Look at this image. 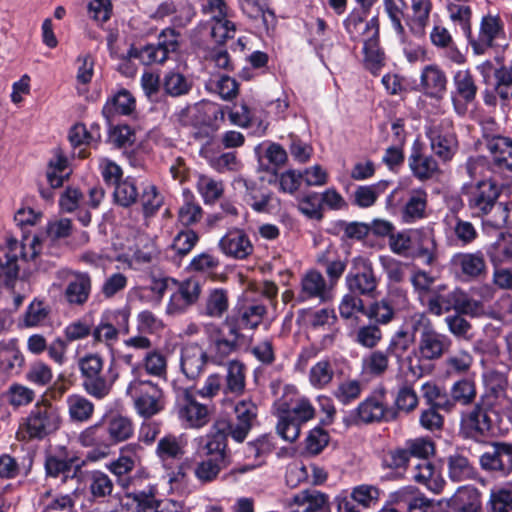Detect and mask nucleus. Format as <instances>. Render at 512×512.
<instances>
[{"label": "nucleus", "mask_w": 512, "mask_h": 512, "mask_svg": "<svg viewBox=\"0 0 512 512\" xmlns=\"http://www.w3.org/2000/svg\"><path fill=\"white\" fill-rule=\"evenodd\" d=\"M104 358L98 353H88L78 360L81 386L83 390L96 400L108 397L118 378L112 368L104 369Z\"/></svg>", "instance_id": "1"}, {"label": "nucleus", "mask_w": 512, "mask_h": 512, "mask_svg": "<svg viewBox=\"0 0 512 512\" xmlns=\"http://www.w3.org/2000/svg\"><path fill=\"white\" fill-rule=\"evenodd\" d=\"M200 460L194 466V476L199 483L206 485L216 481L220 473L231 464V451L228 443L207 433L201 440Z\"/></svg>", "instance_id": "2"}, {"label": "nucleus", "mask_w": 512, "mask_h": 512, "mask_svg": "<svg viewBox=\"0 0 512 512\" xmlns=\"http://www.w3.org/2000/svg\"><path fill=\"white\" fill-rule=\"evenodd\" d=\"M499 195L500 190L495 181H480L468 192V207L472 215L483 218L493 211L488 223L497 228L506 225L510 210L505 204L497 202Z\"/></svg>", "instance_id": "3"}, {"label": "nucleus", "mask_w": 512, "mask_h": 512, "mask_svg": "<svg viewBox=\"0 0 512 512\" xmlns=\"http://www.w3.org/2000/svg\"><path fill=\"white\" fill-rule=\"evenodd\" d=\"M234 414L232 420L215 421L208 433L223 443H228L229 436L237 443L244 442L257 421L258 407L251 399H243L236 403Z\"/></svg>", "instance_id": "4"}, {"label": "nucleus", "mask_w": 512, "mask_h": 512, "mask_svg": "<svg viewBox=\"0 0 512 512\" xmlns=\"http://www.w3.org/2000/svg\"><path fill=\"white\" fill-rule=\"evenodd\" d=\"M452 346V340L446 334L438 332L435 328L421 331L416 348L412 356L407 357L408 370L415 378L423 377L427 372L426 362L437 361L447 354Z\"/></svg>", "instance_id": "5"}, {"label": "nucleus", "mask_w": 512, "mask_h": 512, "mask_svg": "<svg viewBox=\"0 0 512 512\" xmlns=\"http://www.w3.org/2000/svg\"><path fill=\"white\" fill-rule=\"evenodd\" d=\"M61 424V418L56 407L48 401L38 402L23 419L17 432L21 440H42L57 431Z\"/></svg>", "instance_id": "6"}, {"label": "nucleus", "mask_w": 512, "mask_h": 512, "mask_svg": "<svg viewBox=\"0 0 512 512\" xmlns=\"http://www.w3.org/2000/svg\"><path fill=\"white\" fill-rule=\"evenodd\" d=\"M434 442L426 437H418L405 441L403 446L394 447L384 452L382 467L403 475L416 457L433 456Z\"/></svg>", "instance_id": "7"}, {"label": "nucleus", "mask_w": 512, "mask_h": 512, "mask_svg": "<svg viewBox=\"0 0 512 512\" xmlns=\"http://www.w3.org/2000/svg\"><path fill=\"white\" fill-rule=\"evenodd\" d=\"M278 411L277 434L291 443L299 438L301 425L315 416V409L306 398L296 400L291 406L287 402L280 401Z\"/></svg>", "instance_id": "8"}, {"label": "nucleus", "mask_w": 512, "mask_h": 512, "mask_svg": "<svg viewBox=\"0 0 512 512\" xmlns=\"http://www.w3.org/2000/svg\"><path fill=\"white\" fill-rule=\"evenodd\" d=\"M179 37V32L166 28L159 34L157 44H149L141 49L131 47L127 51L126 58L138 59L143 65L163 64L169 54L179 49Z\"/></svg>", "instance_id": "9"}, {"label": "nucleus", "mask_w": 512, "mask_h": 512, "mask_svg": "<svg viewBox=\"0 0 512 512\" xmlns=\"http://www.w3.org/2000/svg\"><path fill=\"white\" fill-rule=\"evenodd\" d=\"M409 307L407 291L399 287H391L383 298L369 305L365 316L378 326L387 325L396 318L398 313L408 310Z\"/></svg>", "instance_id": "10"}, {"label": "nucleus", "mask_w": 512, "mask_h": 512, "mask_svg": "<svg viewBox=\"0 0 512 512\" xmlns=\"http://www.w3.org/2000/svg\"><path fill=\"white\" fill-rule=\"evenodd\" d=\"M493 410L487 399H479L473 409L462 415L459 434L464 439L483 442L492 430V419L489 412Z\"/></svg>", "instance_id": "11"}, {"label": "nucleus", "mask_w": 512, "mask_h": 512, "mask_svg": "<svg viewBox=\"0 0 512 512\" xmlns=\"http://www.w3.org/2000/svg\"><path fill=\"white\" fill-rule=\"evenodd\" d=\"M126 393L134 400L137 412L145 418L157 414L163 408L161 403L163 392L157 384L150 380H132Z\"/></svg>", "instance_id": "12"}, {"label": "nucleus", "mask_w": 512, "mask_h": 512, "mask_svg": "<svg viewBox=\"0 0 512 512\" xmlns=\"http://www.w3.org/2000/svg\"><path fill=\"white\" fill-rule=\"evenodd\" d=\"M391 421H395V412L386 404L384 390L365 398L349 416L354 425Z\"/></svg>", "instance_id": "13"}, {"label": "nucleus", "mask_w": 512, "mask_h": 512, "mask_svg": "<svg viewBox=\"0 0 512 512\" xmlns=\"http://www.w3.org/2000/svg\"><path fill=\"white\" fill-rule=\"evenodd\" d=\"M175 411L186 428H202L210 420L207 405L197 401L189 389H179L176 393Z\"/></svg>", "instance_id": "14"}, {"label": "nucleus", "mask_w": 512, "mask_h": 512, "mask_svg": "<svg viewBox=\"0 0 512 512\" xmlns=\"http://www.w3.org/2000/svg\"><path fill=\"white\" fill-rule=\"evenodd\" d=\"M173 285L175 291L170 296L166 312L175 316L185 313L198 302L202 292V280L192 276L183 281L173 280Z\"/></svg>", "instance_id": "15"}, {"label": "nucleus", "mask_w": 512, "mask_h": 512, "mask_svg": "<svg viewBox=\"0 0 512 512\" xmlns=\"http://www.w3.org/2000/svg\"><path fill=\"white\" fill-rule=\"evenodd\" d=\"M481 468L497 477H507L512 472V443L493 441L479 459Z\"/></svg>", "instance_id": "16"}, {"label": "nucleus", "mask_w": 512, "mask_h": 512, "mask_svg": "<svg viewBox=\"0 0 512 512\" xmlns=\"http://www.w3.org/2000/svg\"><path fill=\"white\" fill-rule=\"evenodd\" d=\"M450 266L455 275L464 282L475 281L487 274V263L484 253L458 252L450 260Z\"/></svg>", "instance_id": "17"}, {"label": "nucleus", "mask_w": 512, "mask_h": 512, "mask_svg": "<svg viewBox=\"0 0 512 512\" xmlns=\"http://www.w3.org/2000/svg\"><path fill=\"white\" fill-rule=\"evenodd\" d=\"M79 441L82 446L93 448L87 453V459L90 461H99L106 458L114 445L104 423L87 427L80 433Z\"/></svg>", "instance_id": "18"}, {"label": "nucleus", "mask_w": 512, "mask_h": 512, "mask_svg": "<svg viewBox=\"0 0 512 512\" xmlns=\"http://www.w3.org/2000/svg\"><path fill=\"white\" fill-rule=\"evenodd\" d=\"M130 312L127 309L115 311H105L102 314L99 324H97L92 336L95 342H108L118 338L119 330L128 333V321Z\"/></svg>", "instance_id": "19"}, {"label": "nucleus", "mask_w": 512, "mask_h": 512, "mask_svg": "<svg viewBox=\"0 0 512 512\" xmlns=\"http://www.w3.org/2000/svg\"><path fill=\"white\" fill-rule=\"evenodd\" d=\"M367 38L364 40V66L373 75H377L385 65V53L380 47L379 42V20L377 17L371 18L365 24Z\"/></svg>", "instance_id": "20"}, {"label": "nucleus", "mask_w": 512, "mask_h": 512, "mask_svg": "<svg viewBox=\"0 0 512 512\" xmlns=\"http://www.w3.org/2000/svg\"><path fill=\"white\" fill-rule=\"evenodd\" d=\"M143 447L139 443H129L120 448L117 459L109 462L106 467L115 476L119 485L135 472L141 462Z\"/></svg>", "instance_id": "21"}, {"label": "nucleus", "mask_w": 512, "mask_h": 512, "mask_svg": "<svg viewBox=\"0 0 512 512\" xmlns=\"http://www.w3.org/2000/svg\"><path fill=\"white\" fill-rule=\"evenodd\" d=\"M233 188L243 195L245 202L259 213L270 212L272 209V193H261L256 181L242 175L232 182Z\"/></svg>", "instance_id": "22"}, {"label": "nucleus", "mask_w": 512, "mask_h": 512, "mask_svg": "<svg viewBox=\"0 0 512 512\" xmlns=\"http://www.w3.org/2000/svg\"><path fill=\"white\" fill-rule=\"evenodd\" d=\"M218 247L224 255L236 260H244L254 251L247 233L238 228L228 230L219 240Z\"/></svg>", "instance_id": "23"}, {"label": "nucleus", "mask_w": 512, "mask_h": 512, "mask_svg": "<svg viewBox=\"0 0 512 512\" xmlns=\"http://www.w3.org/2000/svg\"><path fill=\"white\" fill-rule=\"evenodd\" d=\"M453 104L456 111L461 114L466 111L467 104L474 102L478 87L472 73L468 69H461L453 75Z\"/></svg>", "instance_id": "24"}, {"label": "nucleus", "mask_w": 512, "mask_h": 512, "mask_svg": "<svg viewBox=\"0 0 512 512\" xmlns=\"http://www.w3.org/2000/svg\"><path fill=\"white\" fill-rule=\"evenodd\" d=\"M208 361L206 351L196 343L186 344L180 351V369L189 380L199 378Z\"/></svg>", "instance_id": "25"}, {"label": "nucleus", "mask_w": 512, "mask_h": 512, "mask_svg": "<svg viewBox=\"0 0 512 512\" xmlns=\"http://www.w3.org/2000/svg\"><path fill=\"white\" fill-rule=\"evenodd\" d=\"M84 465L85 461L76 456L47 455L44 462L46 476L51 478L61 476L63 482L77 477Z\"/></svg>", "instance_id": "26"}, {"label": "nucleus", "mask_w": 512, "mask_h": 512, "mask_svg": "<svg viewBox=\"0 0 512 512\" xmlns=\"http://www.w3.org/2000/svg\"><path fill=\"white\" fill-rule=\"evenodd\" d=\"M431 456L416 457L411 471V477L417 483L425 485L434 493H440L445 485L440 471L430 461Z\"/></svg>", "instance_id": "27"}, {"label": "nucleus", "mask_w": 512, "mask_h": 512, "mask_svg": "<svg viewBox=\"0 0 512 512\" xmlns=\"http://www.w3.org/2000/svg\"><path fill=\"white\" fill-rule=\"evenodd\" d=\"M289 506H296L291 512H331L329 496L316 489H305L293 495Z\"/></svg>", "instance_id": "28"}, {"label": "nucleus", "mask_w": 512, "mask_h": 512, "mask_svg": "<svg viewBox=\"0 0 512 512\" xmlns=\"http://www.w3.org/2000/svg\"><path fill=\"white\" fill-rule=\"evenodd\" d=\"M331 287L323 275L317 270L307 271L301 279V289L298 294L300 301L317 299L319 302H326L330 299Z\"/></svg>", "instance_id": "29"}, {"label": "nucleus", "mask_w": 512, "mask_h": 512, "mask_svg": "<svg viewBox=\"0 0 512 512\" xmlns=\"http://www.w3.org/2000/svg\"><path fill=\"white\" fill-rule=\"evenodd\" d=\"M22 249V245L17 241L10 243L8 247L0 248V286H10L17 279L19 273L18 254H21L24 259L27 258Z\"/></svg>", "instance_id": "30"}, {"label": "nucleus", "mask_w": 512, "mask_h": 512, "mask_svg": "<svg viewBox=\"0 0 512 512\" xmlns=\"http://www.w3.org/2000/svg\"><path fill=\"white\" fill-rule=\"evenodd\" d=\"M259 163V169L275 174L287 160V153L283 147L273 142H263L254 149Z\"/></svg>", "instance_id": "31"}, {"label": "nucleus", "mask_w": 512, "mask_h": 512, "mask_svg": "<svg viewBox=\"0 0 512 512\" xmlns=\"http://www.w3.org/2000/svg\"><path fill=\"white\" fill-rule=\"evenodd\" d=\"M135 108V99L129 91L122 89L110 98L105 103L102 113L107 119L111 128H129L127 125L116 124L113 125L112 121L117 115H129Z\"/></svg>", "instance_id": "32"}, {"label": "nucleus", "mask_w": 512, "mask_h": 512, "mask_svg": "<svg viewBox=\"0 0 512 512\" xmlns=\"http://www.w3.org/2000/svg\"><path fill=\"white\" fill-rule=\"evenodd\" d=\"M91 290L90 275L85 272H74L64 290V297L70 305L83 306L88 301Z\"/></svg>", "instance_id": "33"}, {"label": "nucleus", "mask_w": 512, "mask_h": 512, "mask_svg": "<svg viewBox=\"0 0 512 512\" xmlns=\"http://www.w3.org/2000/svg\"><path fill=\"white\" fill-rule=\"evenodd\" d=\"M482 144L485 145L492 154L493 161L499 168H505L512 171L511 138L485 133Z\"/></svg>", "instance_id": "34"}, {"label": "nucleus", "mask_w": 512, "mask_h": 512, "mask_svg": "<svg viewBox=\"0 0 512 512\" xmlns=\"http://www.w3.org/2000/svg\"><path fill=\"white\" fill-rule=\"evenodd\" d=\"M420 85L427 96L442 99L447 88L446 74L437 65H427L421 72Z\"/></svg>", "instance_id": "35"}, {"label": "nucleus", "mask_w": 512, "mask_h": 512, "mask_svg": "<svg viewBox=\"0 0 512 512\" xmlns=\"http://www.w3.org/2000/svg\"><path fill=\"white\" fill-rule=\"evenodd\" d=\"M346 285L349 292L355 295L370 296L376 290L378 280L371 263L364 262L361 271L349 273L346 276Z\"/></svg>", "instance_id": "36"}, {"label": "nucleus", "mask_w": 512, "mask_h": 512, "mask_svg": "<svg viewBox=\"0 0 512 512\" xmlns=\"http://www.w3.org/2000/svg\"><path fill=\"white\" fill-rule=\"evenodd\" d=\"M502 33L500 19L495 16H484L481 21L479 38H467L476 54H483L493 46V42Z\"/></svg>", "instance_id": "37"}, {"label": "nucleus", "mask_w": 512, "mask_h": 512, "mask_svg": "<svg viewBox=\"0 0 512 512\" xmlns=\"http://www.w3.org/2000/svg\"><path fill=\"white\" fill-rule=\"evenodd\" d=\"M408 165L413 176L422 182L438 178L441 174L437 161L417 149L409 156Z\"/></svg>", "instance_id": "38"}, {"label": "nucleus", "mask_w": 512, "mask_h": 512, "mask_svg": "<svg viewBox=\"0 0 512 512\" xmlns=\"http://www.w3.org/2000/svg\"><path fill=\"white\" fill-rule=\"evenodd\" d=\"M224 378V395L241 396L246 387V366L239 360L228 361Z\"/></svg>", "instance_id": "39"}, {"label": "nucleus", "mask_w": 512, "mask_h": 512, "mask_svg": "<svg viewBox=\"0 0 512 512\" xmlns=\"http://www.w3.org/2000/svg\"><path fill=\"white\" fill-rule=\"evenodd\" d=\"M241 11L250 19L261 23V28L268 31L276 22L274 11L268 0H238Z\"/></svg>", "instance_id": "40"}, {"label": "nucleus", "mask_w": 512, "mask_h": 512, "mask_svg": "<svg viewBox=\"0 0 512 512\" xmlns=\"http://www.w3.org/2000/svg\"><path fill=\"white\" fill-rule=\"evenodd\" d=\"M487 391L479 399H487L494 409L498 399L509 402V385L507 375L497 370H492L485 375Z\"/></svg>", "instance_id": "41"}, {"label": "nucleus", "mask_w": 512, "mask_h": 512, "mask_svg": "<svg viewBox=\"0 0 512 512\" xmlns=\"http://www.w3.org/2000/svg\"><path fill=\"white\" fill-rule=\"evenodd\" d=\"M428 194L424 189L411 191L402 210V219L405 223H414L426 217Z\"/></svg>", "instance_id": "42"}, {"label": "nucleus", "mask_w": 512, "mask_h": 512, "mask_svg": "<svg viewBox=\"0 0 512 512\" xmlns=\"http://www.w3.org/2000/svg\"><path fill=\"white\" fill-rule=\"evenodd\" d=\"M390 184V181L381 180L372 185L358 186L353 192L351 202L359 208L372 207L377 199L386 192Z\"/></svg>", "instance_id": "43"}, {"label": "nucleus", "mask_w": 512, "mask_h": 512, "mask_svg": "<svg viewBox=\"0 0 512 512\" xmlns=\"http://www.w3.org/2000/svg\"><path fill=\"white\" fill-rule=\"evenodd\" d=\"M66 406L70 420L76 423L88 422L95 410L93 402L80 394L68 395Z\"/></svg>", "instance_id": "44"}, {"label": "nucleus", "mask_w": 512, "mask_h": 512, "mask_svg": "<svg viewBox=\"0 0 512 512\" xmlns=\"http://www.w3.org/2000/svg\"><path fill=\"white\" fill-rule=\"evenodd\" d=\"M422 396L429 407L451 412L454 410L453 399L443 388L435 383L426 382L421 387Z\"/></svg>", "instance_id": "45"}, {"label": "nucleus", "mask_w": 512, "mask_h": 512, "mask_svg": "<svg viewBox=\"0 0 512 512\" xmlns=\"http://www.w3.org/2000/svg\"><path fill=\"white\" fill-rule=\"evenodd\" d=\"M455 314L466 315L471 318H479L485 315V305L482 301L474 299L461 288L454 289Z\"/></svg>", "instance_id": "46"}, {"label": "nucleus", "mask_w": 512, "mask_h": 512, "mask_svg": "<svg viewBox=\"0 0 512 512\" xmlns=\"http://www.w3.org/2000/svg\"><path fill=\"white\" fill-rule=\"evenodd\" d=\"M412 15L407 19V25L415 35H423L429 23L432 10L431 0H411Z\"/></svg>", "instance_id": "47"}, {"label": "nucleus", "mask_w": 512, "mask_h": 512, "mask_svg": "<svg viewBox=\"0 0 512 512\" xmlns=\"http://www.w3.org/2000/svg\"><path fill=\"white\" fill-rule=\"evenodd\" d=\"M24 362V356L14 340L0 343V369L7 373L17 374Z\"/></svg>", "instance_id": "48"}, {"label": "nucleus", "mask_w": 512, "mask_h": 512, "mask_svg": "<svg viewBox=\"0 0 512 512\" xmlns=\"http://www.w3.org/2000/svg\"><path fill=\"white\" fill-rule=\"evenodd\" d=\"M239 346L234 344L222 334L209 337L208 349L206 351L209 361L214 364L222 365L224 361L237 349Z\"/></svg>", "instance_id": "49"}, {"label": "nucleus", "mask_w": 512, "mask_h": 512, "mask_svg": "<svg viewBox=\"0 0 512 512\" xmlns=\"http://www.w3.org/2000/svg\"><path fill=\"white\" fill-rule=\"evenodd\" d=\"M427 136L435 154L444 160L451 159L457 144L453 133L448 130H427Z\"/></svg>", "instance_id": "50"}, {"label": "nucleus", "mask_w": 512, "mask_h": 512, "mask_svg": "<svg viewBox=\"0 0 512 512\" xmlns=\"http://www.w3.org/2000/svg\"><path fill=\"white\" fill-rule=\"evenodd\" d=\"M104 424L114 445L130 439L134 434L133 422L126 416L112 415Z\"/></svg>", "instance_id": "51"}, {"label": "nucleus", "mask_w": 512, "mask_h": 512, "mask_svg": "<svg viewBox=\"0 0 512 512\" xmlns=\"http://www.w3.org/2000/svg\"><path fill=\"white\" fill-rule=\"evenodd\" d=\"M161 86L167 95L180 97L191 91L193 82L182 73L170 70L164 74Z\"/></svg>", "instance_id": "52"}, {"label": "nucleus", "mask_w": 512, "mask_h": 512, "mask_svg": "<svg viewBox=\"0 0 512 512\" xmlns=\"http://www.w3.org/2000/svg\"><path fill=\"white\" fill-rule=\"evenodd\" d=\"M350 337L357 345L366 349H374L381 342L383 333L378 325L369 323L354 329L350 333Z\"/></svg>", "instance_id": "53"}, {"label": "nucleus", "mask_w": 512, "mask_h": 512, "mask_svg": "<svg viewBox=\"0 0 512 512\" xmlns=\"http://www.w3.org/2000/svg\"><path fill=\"white\" fill-rule=\"evenodd\" d=\"M88 488L94 499H104L112 495L114 483L112 479L101 470H92L87 473Z\"/></svg>", "instance_id": "54"}, {"label": "nucleus", "mask_w": 512, "mask_h": 512, "mask_svg": "<svg viewBox=\"0 0 512 512\" xmlns=\"http://www.w3.org/2000/svg\"><path fill=\"white\" fill-rule=\"evenodd\" d=\"M157 487L154 484L144 488L143 490L136 491L135 494H131L126 498L131 499L136 504L137 512H147L150 510H160L163 507V504L166 502L163 500H158L156 498Z\"/></svg>", "instance_id": "55"}, {"label": "nucleus", "mask_w": 512, "mask_h": 512, "mask_svg": "<svg viewBox=\"0 0 512 512\" xmlns=\"http://www.w3.org/2000/svg\"><path fill=\"white\" fill-rule=\"evenodd\" d=\"M450 500L451 505L457 506L464 512H479L481 508L480 494L474 487H460Z\"/></svg>", "instance_id": "56"}, {"label": "nucleus", "mask_w": 512, "mask_h": 512, "mask_svg": "<svg viewBox=\"0 0 512 512\" xmlns=\"http://www.w3.org/2000/svg\"><path fill=\"white\" fill-rule=\"evenodd\" d=\"M196 188L205 204H214L224 193L223 181L203 174L198 176Z\"/></svg>", "instance_id": "57"}, {"label": "nucleus", "mask_w": 512, "mask_h": 512, "mask_svg": "<svg viewBox=\"0 0 512 512\" xmlns=\"http://www.w3.org/2000/svg\"><path fill=\"white\" fill-rule=\"evenodd\" d=\"M184 201L178 210L179 222L188 227L198 223L203 217V209L189 192L183 193Z\"/></svg>", "instance_id": "58"}, {"label": "nucleus", "mask_w": 512, "mask_h": 512, "mask_svg": "<svg viewBox=\"0 0 512 512\" xmlns=\"http://www.w3.org/2000/svg\"><path fill=\"white\" fill-rule=\"evenodd\" d=\"M388 350H374L362 359V370L373 377H380L389 368V356Z\"/></svg>", "instance_id": "59"}, {"label": "nucleus", "mask_w": 512, "mask_h": 512, "mask_svg": "<svg viewBox=\"0 0 512 512\" xmlns=\"http://www.w3.org/2000/svg\"><path fill=\"white\" fill-rule=\"evenodd\" d=\"M449 225L456 242L462 247L471 245L478 238L475 226L458 216L452 217Z\"/></svg>", "instance_id": "60"}, {"label": "nucleus", "mask_w": 512, "mask_h": 512, "mask_svg": "<svg viewBox=\"0 0 512 512\" xmlns=\"http://www.w3.org/2000/svg\"><path fill=\"white\" fill-rule=\"evenodd\" d=\"M334 376V362L324 358L313 365L309 372V381L315 388H324L329 385Z\"/></svg>", "instance_id": "61"}, {"label": "nucleus", "mask_w": 512, "mask_h": 512, "mask_svg": "<svg viewBox=\"0 0 512 512\" xmlns=\"http://www.w3.org/2000/svg\"><path fill=\"white\" fill-rule=\"evenodd\" d=\"M184 453L183 445L175 435L168 434L158 441L156 455L163 462L171 459H180Z\"/></svg>", "instance_id": "62"}, {"label": "nucleus", "mask_w": 512, "mask_h": 512, "mask_svg": "<svg viewBox=\"0 0 512 512\" xmlns=\"http://www.w3.org/2000/svg\"><path fill=\"white\" fill-rule=\"evenodd\" d=\"M493 266L512 262V234L500 237L488 251Z\"/></svg>", "instance_id": "63"}, {"label": "nucleus", "mask_w": 512, "mask_h": 512, "mask_svg": "<svg viewBox=\"0 0 512 512\" xmlns=\"http://www.w3.org/2000/svg\"><path fill=\"white\" fill-rule=\"evenodd\" d=\"M488 512H512V489H492L487 503Z\"/></svg>", "instance_id": "64"}]
</instances>
